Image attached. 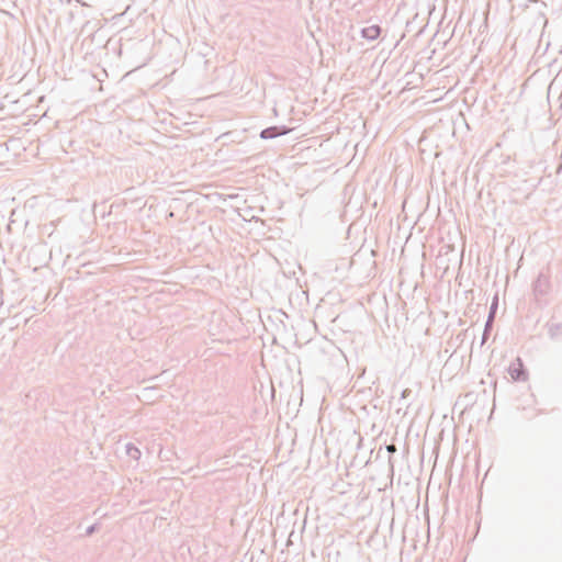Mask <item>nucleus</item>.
I'll use <instances>...</instances> for the list:
<instances>
[{"instance_id":"39448f33","label":"nucleus","mask_w":562,"mask_h":562,"mask_svg":"<svg viewBox=\"0 0 562 562\" xmlns=\"http://www.w3.org/2000/svg\"><path fill=\"white\" fill-rule=\"evenodd\" d=\"M382 29L378 24L361 29V36L368 41H375L381 35Z\"/></svg>"},{"instance_id":"423d86ee","label":"nucleus","mask_w":562,"mask_h":562,"mask_svg":"<svg viewBox=\"0 0 562 562\" xmlns=\"http://www.w3.org/2000/svg\"><path fill=\"white\" fill-rule=\"evenodd\" d=\"M126 454L133 459V460H138L140 458V450L133 443H127L126 445Z\"/></svg>"},{"instance_id":"0eeeda50","label":"nucleus","mask_w":562,"mask_h":562,"mask_svg":"<svg viewBox=\"0 0 562 562\" xmlns=\"http://www.w3.org/2000/svg\"><path fill=\"white\" fill-rule=\"evenodd\" d=\"M550 336L551 338H562V324H557V325H553L550 330Z\"/></svg>"},{"instance_id":"1a4fd4ad","label":"nucleus","mask_w":562,"mask_h":562,"mask_svg":"<svg viewBox=\"0 0 562 562\" xmlns=\"http://www.w3.org/2000/svg\"><path fill=\"white\" fill-rule=\"evenodd\" d=\"M412 394V390L411 389H404L401 393V400H406L409 395Z\"/></svg>"},{"instance_id":"9b49d317","label":"nucleus","mask_w":562,"mask_h":562,"mask_svg":"<svg viewBox=\"0 0 562 562\" xmlns=\"http://www.w3.org/2000/svg\"><path fill=\"white\" fill-rule=\"evenodd\" d=\"M387 450L393 451V450H395V448L394 447H387Z\"/></svg>"},{"instance_id":"9d476101","label":"nucleus","mask_w":562,"mask_h":562,"mask_svg":"<svg viewBox=\"0 0 562 562\" xmlns=\"http://www.w3.org/2000/svg\"><path fill=\"white\" fill-rule=\"evenodd\" d=\"M387 450L393 451V450H395V448L394 447H387Z\"/></svg>"},{"instance_id":"7ed1b4c3","label":"nucleus","mask_w":562,"mask_h":562,"mask_svg":"<svg viewBox=\"0 0 562 562\" xmlns=\"http://www.w3.org/2000/svg\"><path fill=\"white\" fill-rule=\"evenodd\" d=\"M550 279L543 272H540L532 284L533 294L536 296L547 295L550 291Z\"/></svg>"},{"instance_id":"20e7f679","label":"nucleus","mask_w":562,"mask_h":562,"mask_svg":"<svg viewBox=\"0 0 562 562\" xmlns=\"http://www.w3.org/2000/svg\"><path fill=\"white\" fill-rule=\"evenodd\" d=\"M290 132V128L285 125H273L267 128H263L260 132V138L262 139H273L278 136L286 135Z\"/></svg>"},{"instance_id":"f03ea898","label":"nucleus","mask_w":562,"mask_h":562,"mask_svg":"<svg viewBox=\"0 0 562 562\" xmlns=\"http://www.w3.org/2000/svg\"><path fill=\"white\" fill-rule=\"evenodd\" d=\"M497 307H498V299H497V296H495L493 302H492V304H491L490 312H488V315H487V319L485 322L481 345H484L487 341V339H488V337L491 335V331L493 329V323H494V319H495Z\"/></svg>"},{"instance_id":"6e6552de","label":"nucleus","mask_w":562,"mask_h":562,"mask_svg":"<svg viewBox=\"0 0 562 562\" xmlns=\"http://www.w3.org/2000/svg\"><path fill=\"white\" fill-rule=\"evenodd\" d=\"M97 530H99V525H98V524H93V525L89 526V527L86 529V536L90 537V536H92Z\"/></svg>"},{"instance_id":"f257e3e1","label":"nucleus","mask_w":562,"mask_h":562,"mask_svg":"<svg viewBox=\"0 0 562 562\" xmlns=\"http://www.w3.org/2000/svg\"><path fill=\"white\" fill-rule=\"evenodd\" d=\"M508 374L516 382H525L528 379V370L526 369L521 358L517 357L508 367Z\"/></svg>"}]
</instances>
